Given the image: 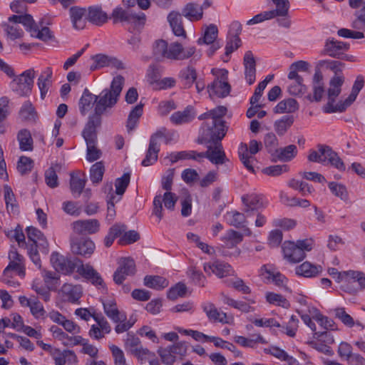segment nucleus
Returning <instances> with one entry per match:
<instances>
[{
  "label": "nucleus",
  "mask_w": 365,
  "mask_h": 365,
  "mask_svg": "<svg viewBox=\"0 0 365 365\" xmlns=\"http://www.w3.org/2000/svg\"><path fill=\"white\" fill-rule=\"evenodd\" d=\"M125 78L118 75L113 78L110 88L103 89L98 96L91 93L86 88L79 101V110L85 115L94 107V113L91 116L101 118L117 103L122 91Z\"/></svg>",
  "instance_id": "1"
},
{
  "label": "nucleus",
  "mask_w": 365,
  "mask_h": 365,
  "mask_svg": "<svg viewBox=\"0 0 365 365\" xmlns=\"http://www.w3.org/2000/svg\"><path fill=\"white\" fill-rule=\"evenodd\" d=\"M196 48L194 46L184 48L178 42L168 43L163 39L157 40L153 46V57L157 61L165 60L180 61L191 57L195 53Z\"/></svg>",
  "instance_id": "2"
},
{
  "label": "nucleus",
  "mask_w": 365,
  "mask_h": 365,
  "mask_svg": "<svg viewBox=\"0 0 365 365\" xmlns=\"http://www.w3.org/2000/svg\"><path fill=\"white\" fill-rule=\"evenodd\" d=\"M310 162L330 165L339 171H344L346 166L343 160L330 146L319 144L317 150H310L307 157Z\"/></svg>",
  "instance_id": "3"
},
{
  "label": "nucleus",
  "mask_w": 365,
  "mask_h": 365,
  "mask_svg": "<svg viewBox=\"0 0 365 365\" xmlns=\"http://www.w3.org/2000/svg\"><path fill=\"white\" fill-rule=\"evenodd\" d=\"M284 259L290 263H297L304 259L306 252L312 249V243L310 240L285 241L282 247Z\"/></svg>",
  "instance_id": "4"
},
{
  "label": "nucleus",
  "mask_w": 365,
  "mask_h": 365,
  "mask_svg": "<svg viewBox=\"0 0 365 365\" xmlns=\"http://www.w3.org/2000/svg\"><path fill=\"white\" fill-rule=\"evenodd\" d=\"M227 128L217 126L215 121H205L200 128L197 142L199 144H216L225 136Z\"/></svg>",
  "instance_id": "5"
},
{
  "label": "nucleus",
  "mask_w": 365,
  "mask_h": 365,
  "mask_svg": "<svg viewBox=\"0 0 365 365\" xmlns=\"http://www.w3.org/2000/svg\"><path fill=\"white\" fill-rule=\"evenodd\" d=\"M110 18L113 20L114 24L125 22L133 25L138 29H141L146 21V16L144 13L139 12L138 14H135L130 10H125L121 7L114 9Z\"/></svg>",
  "instance_id": "6"
},
{
  "label": "nucleus",
  "mask_w": 365,
  "mask_h": 365,
  "mask_svg": "<svg viewBox=\"0 0 365 365\" xmlns=\"http://www.w3.org/2000/svg\"><path fill=\"white\" fill-rule=\"evenodd\" d=\"M51 263L53 268L64 274L72 273L76 268L82 265L83 262L77 257H68L53 252L51 255Z\"/></svg>",
  "instance_id": "7"
},
{
  "label": "nucleus",
  "mask_w": 365,
  "mask_h": 365,
  "mask_svg": "<svg viewBox=\"0 0 365 365\" xmlns=\"http://www.w3.org/2000/svg\"><path fill=\"white\" fill-rule=\"evenodd\" d=\"M349 49V44L335 40L334 38H329L326 41L322 53L328 55L332 58H340L349 61H354V57L344 54L343 52Z\"/></svg>",
  "instance_id": "8"
},
{
  "label": "nucleus",
  "mask_w": 365,
  "mask_h": 365,
  "mask_svg": "<svg viewBox=\"0 0 365 365\" xmlns=\"http://www.w3.org/2000/svg\"><path fill=\"white\" fill-rule=\"evenodd\" d=\"M35 71L33 68L26 70L18 77L14 78L11 86L14 91L19 96H27L31 91L34 86Z\"/></svg>",
  "instance_id": "9"
},
{
  "label": "nucleus",
  "mask_w": 365,
  "mask_h": 365,
  "mask_svg": "<svg viewBox=\"0 0 365 365\" xmlns=\"http://www.w3.org/2000/svg\"><path fill=\"white\" fill-rule=\"evenodd\" d=\"M177 201L178 197L170 191L165 192L163 195H156L153 203V214L158 217L159 221L161 220L163 217V203L166 209L173 210Z\"/></svg>",
  "instance_id": "10"
},
{
  "label": "nucleus",
  "mask_w": 365,
  "mask_h": 365,
  "mask_svg": "<svg viewBox=\"0 0 365 365\" xmlns=\"http://www.w3.org/2000/svg\"><path fill=\"white\" fill-rule=\"evenodd\" d=\"M9 263L4 269V277H13V274L24 277L25 276L24 258L16 250H11L9 253Z\"/></svg>",
  "instance_id": "11"
},
{
  "label": "nucleus",
  "mask_w": 365,
  "mask_h": 365,
  "mask_svg": "<svg viewBox=\"0 0 365 365\" xmlns=\"http://www.w3.org/2000/svg\"><path fill=\"white\" fill-rule=\"evenodd\" d=\"M135 272L136 268L134 260L130 257L122 258L113 274V281L117 284H122L128 277L133 276Z\"/></svg>",
  "instance_id": "12"
},
{
  "label": "nucleus",
  "mask_w": 365,
  "mask_h": 365,
  "mask_svg": "<svg viewBox=\"0 0 365 365\" xmlns=\"http://www.w3.org/2000/svg\"><path fill=\"white\" fill-rule=\"evenodd\" d=\"M344 82L343 76H334L329 81V88L328 89L329 101L324 106V112L327 113H335L336 108L334 106L336 98L340 94L341 86Z\"/></svg>",
  "instance_id": "13"
},
{
  "label": "nucleus",
  "mask_w": 365,
  "mask_h": 365,
  "mask_svg": "<svg viewBox=\"0 0 365 365\" xmlns=\"http://www.w3.org/2000/svg\"><path fill=\"white\" fill-rule=\"evenodd\" d=\"M165 128H162L151 135L148 149L145 159L142 161V165L146 167L153 165L158 160V154L160 151L158 138L165 136Z\"/></svg>",
  "instance_id": "14"
},
{
  "label": "nucleus",
  "mask_w": 365,
  "mask_h": 365,
  "mask_svg": "<svg viewBox=\"0 0 365 365\" xmlns=\"http://www.w3.org/2000/svg\"><path fill=\"white\" fill-rule=\"evenodd\" d=\"M243 237L241 233L239 232L235 231L233 230H230L226 235L222 238V240L224 242V245L222 247L218 248L219 252L221 253L222 256H230V255H236L238 256L240 254V250L239 249H235L233 253L228 252L226 249L234 248L237 246V244L242 241Z\"/></svg>",
  "instance_id": "15"
},
{
  "label": "nucleus",
  "mask_w": 365,
  "mask_h": 365,
  "mask_svg": "<svg viewBox=\"0 0 365 365\" xmlns=\"http://www.w3.org/2000/svg\"><path fill=\"white\" fill-rule=\"evenodd\" d=\"M207 148L206 152L200 153V158H206L215 165H222L228 161L221 142H217L216 144L213 145H207Z\"/></svg>",
  "instance_id": "16"
},
{
  "label": "nucleus",
  "mask_w": 365,
  "mask_h": 365,
  "mask_svg": "<svg viewBox=\"0 0 365 365\" xmlns=\"http://www.w3.org/2000/svg\"><path fill=\"white\" fill-rule=\"evenodd\" d=\"M242 201L245 205L244 212L247 217L254 215L255 211L258 212L259 209L264 208L267 205L262 196L255 193L243 195Z\"/></svg>",
  "instance_id": "17"
},
{
  "label": "nucleus",
  "mask_w": 365,
  "mask_h": 365,
  "mask_svg": "<svg viewBox=\"0 0 365 365\" xmlns=\"http://www.w3.org/2000/svg\"><path fill=\"white\" fill-rule=\"evenodd\" d=\"M93 63L91 66L90 70L95 71L103 67H111L116 69H123V63L115 57L109 56L106 54H96L91 56Z\"/></svg>",
  "instance_id": "18"
},
{
  "label": "nucleus",
  "mask_w": 365,
  "mask_h": 365,
  "mask_svg": "<svg viewBox=\"0 0 365 365\" xmlns=\"http://www.w3.org/2000/svg\"><path fill=\"white\" fill-rule=\"evenodd\" d=\"M227 71H222L220 78H217L213 83L207 86V91L210 97L216 96L220 98L227 96L230 91V86L227 81Z\"/></svg>",
  "instance_id": "19"
},
{
  "label": "nucleus",
  "mask_w": 365,
  "mask_h": 365,
  "mask_svg": "<svg viewBox=\"0 0 365 365\" xmlns=\"http://www.w3.org/2000/svg\"><path fill=\"white\" fill-rule=\"evenodd\" d=\"M100 222L96 219L78 220L71 224L73 232L78 235H93L100 230Z\"/></svg>",
  "instance_id": "20"
},
{
  "label": "nucleus",
  "mask_w": 365,
  "mask_h": 365,
  "mask_svg": "<svg viewBox=\"0 0 365 365\" xmlns=\"http://www.w3.org/2000/svg\"><path fill=\"white\" fill-rule=\"evenodd\" d=\"M59 294L63 301L77 304L82 297L83 291L80 285L66 283L60 289Z\"/></svg>",
  "instance_id": "21"
},
{
  "label": "nucleus",
  "mask_w": 365,
  "mask_h": 365,
  "mask_svg": "<svg viewBox=\"0 0 365 365\" xmlns=\"http://www.w3.org/2000/svg\"><path fill=\"white\" fill-rule=\"evenodd\" d=\"M101 124V118L96 116H90L89 120L86 125L82 135L88 145L97 144L96 128Z\"/></svg>",
  "instance_id": "22"
},
{
  "label": "nucleus",
  "mask_w": 365,
  "mask_h": 365,
  "mask_svg": "<svg viewBox=\"0 0 365 365\" xmlns=\"http://www.w3.org/2000/svg\"><path fill=\"white\" fill-rule=\"evenodd\" d=\"M245 78L249 85L255 83L256 78V61L251 51H247L243 58Z\"/></svg>",
  "instance_id": "23"
},
{
  "label": "nucleus",
  "mask_w": 365,
  "mask_h": 365,
  "mask_svg": "<svg viewBox=\"0 0 365 365\" xmlns=\"http://www.w3.org/2000/svg\"><path fill=\"white\" fill-rule=\"evenodd\" d=\"M204 270L205 272L209 274L212 272L220 278L231 275L233 272V270L229 264L218 260H216L212 263L205 264Z\"/></svg>",
  "instance_id": "24"
},
{
  "label": "nucleus",
  "mask_w": 365,
  "mask_h": 365,
  "mask_svg": "<svg viewBox=\"0 0 365 365\" xmlns=\"http://www.w3.org/2000/svg\"><path fill=\"white\" fill-rule=\"evenodd\" d=\"M69 14L75 29H83L88 21V11L78 6H72L69 9Z\"/></svg>",
  "instance_id": "25"
},
{
  "label": "nucleus",
  "mask_w": 365,
  "mask_h": 365,
  "mask_svg": "<svg viewBox=\"0 0 365 365\" xmlns=\"http://www.w3.org/2000/svg\"><path fill=\"white\" fill-rule=\"evenodd\" d=\"M95 244L88 239H81L76 242H71V250L74 254L89 257L94 252Z\"/></svg>",
  "instance_id": "26"
},
{
  "label": "nucleus",
  "mask_w": 365,
  "mask_h": 365,
  "mask_svg": "<svg viewBox=\"0 0 365 365\" xmlns=\"http://www.w3.org/2000/svg\"><path fill=\"white\" fill-rule=\"evenodd\" d=\"M195 114L193 107L187 106L183 110L173 113L170 117V120L176 125L186 124L192 121Z\"/></svg>",
  "instance_id": "27"
},
{
  "label": "nucleus",
  "mask_w": 365,
  "mask_h": 365,
  "mask_svg": "<svg viewBox=\"0 0 365 365\" xmlns=\"http://www.w3.org/2000/svg\"><path fill=\"white\" fill-rule=\"evenodd\" d=\"M221 297L224 304L239 309L242 312L249 313L255 311V308L251 306V304H255V300L253 299H247L248 303H247L242 301L235 300L223 293L221 294Z\"/></svg>",
  "instance_id": "28"
},
{
  "label": "nucleus",
  "mask_w": 365,
  "mask_h": 365,
  "mask_svg": "<svg viewBox=\"0 0 365 365\" xmlns=\"http://www.w3.org/2000/svg\"><path fill=\"white\" fill-rule=\"evenodd\" d=\"M108 17L106 12L99 6H92L88 9V21L96 26L105 24Z\"/></svg>",
  "instance_id": "29"
},
{
  "label": "nucleus",
  "mask_w": 365,
  "mask_h": 365,
  "mask_svg": "<svg viewBox=\"0 0 365 365\" xmlns=\"http://www.w3.org/2000/svg\"><path fill=\"white\" fill-rule=\"evenodd\" d=\"M78 272L83 277L90 280L92 284L103 286L102 277L92 266L82 264V265L78 267Z\"/></svg>",
  "instance_id": "30"
},
{
  "label": "nucleus",
  "mask_w": 365,
  "mask_h": 365,
  "mask_svg": "<svg viewBox=\"0 0 365 365\" xmlns=\"http://www.w3.org/2000/svg\"><path fill=\"white\" fill-rule=\"evenodd\" d=\"M53 71L51 68L47 67L38 78V86L41 93V98L43 99L48 92L52 84L51 78Z\"/></svg>",
  "instance_id": "31"
},
{
  "label": "nucleus",
  "mask_w": 365,
  "mask_h": 365,
  "mask_svg": "<svg viewBox=\"0 0 365 365\" xmlns=\"http://www.w3.org/2000/svg\"><path fill=\"white\" fill-rule=\"evenodd\" d=\"M322 267L320 265H315L309 262H304L295 268L297 275L304 277H314L321 273Z\"/></svg>",
  "instance_id": "32"
},
{
  "label": "nucleus",
  "mask_w": 365,
  "mask_h": 365,
  "mask_svg": "<svg viewBox=\"0 0 365 365\" xmlns=\"http://www.w3.org/2000/svg\"><path fill=\"white\" fill-rule=\"evenodd\" d=\"M182 15L191 21H198L202 18V8L195 3H188L182 10Z\"/></svg>",
  "instance_id": "33"
},
{
  "label": "nucleus",
  "mask_w": 365,
  "mask_h": 365,
  "mask_svg": "<svg viewBox=\"0 0 365 365\" xmlns=\"http://www.w3.org/2000/svg\"><path fill=\"white\" fill-rule=\"evenodd\" d=\"M168 21L174 34L177 36H186L185 31L182 24L181 14L178 12H170L168 16Z\"/></svg>",
  "instance_id": "34"
},
{
  "label": "nucleus",
  "mask_w": 365,
  "mask_h": 365,
  "mask_svg": "<svg viewBox=\"0 0 365 365\" xmlns=\"http://www.w3.org/2000/svg\"><path fill=\"white\" fill-rule=\"evenodd\" d=\"M179 79L185 88H189L197 79V71L192 66H187L180 71Z\"/></svg>",
  "instance_id": "35"
},
{
  "label": "nucleus",
  "mask_w": 365,
  "mask_h": 365,
  "mask_svg": "<svg viewBox=\"0 0 365 365\" xmlns=\"http://www.w3.org/2000/svg\"><path fill=\"white\" fill-rule=\"evenodd\" d=\"M260 274L267 279L272 281L278 287H285L287 278L279 272H274L268 269L267 265H263L260 269Z\"/></svg>",
  "instance_id": "36"
},
{
  "label": "nucleus",
  "mask_w": 365,
  "mask_h": 365,
  "mask_svg": "<svg viewBox=\"0 0 365 365\" xmlns=\"http://www.w3.org/2000/svg\"><path fill=\"white\" fill-rule=\"evenodd\" d=\"M297 154V148L294 145H289L284 148H277L273 157L282 162H289Z\"/></svg>",
  "instance_id": "37"
},
{
  "label": "nucleus",
  "mask_w": 365,
  "mask_h": 365,
  "mask_svg": "<svg viewBox=\"0 0 365 365\" xmlns=\"http://www.w3.org/2000/svg\"><path fill=\"white\" fill-rule=\"evenodd\" d=\"M104 312L113 322L118 323L121 320L123 314L119 312L117 304L113 300L103 302Z\"/></svg>",
  "instance_id": "38"
},
{
  "label": "nucleus",
  "mask_w": 365,
  "mask_h": 365,
  "mask_svg": "<svg viewBox=\"0 0 365 365\" xmlns=\"http://www.w3.org/2000/svg\"><path fill=\"white\" fill-rule=\"evenodd\" d=\"M203 311L211 321L226 322L227 315L225 313L220 312L215 306L212 303H205L202 305Z\"/></svg>",
  "instance_id": "39"
},
{
  "label": "nucleus",
  "mask_w": 365,
  "mask_h": 365,
  "mask_svg": "<svg viewBox=\"0 0 365 365\" xmlns=\"http://www.w3.org/2000/svg\"><path fill=\"white\" fill-rule=\"evenodd\" d=\"M294 118L292 115H284L274 123V128L278 135H284L294 123Z\"/></svg>",
  "instance_id": "40"
},
{
  "label": "nucleus",
  "mask_w": 365,
  "mask_h": 365,
  "mask_svg": "<svg viewBox=\"0 0 365 365\" xmlns=\"http://www.w3.org/2000/svg\"><path fill=\"white\" fill-rule=\"evenodd\" d=\"M299 109V104L294 98H287L280 101L274 108L276 113H294Z\"/></svg>",
  "instance_id": "41"
},
{
  "label": "nucleus",
  "mask_w": 365,
  "mask_h": 365,
  "mask_svg": "<svg viewBox=\"0 0 365 365\" xmlns=\"http://www.w3.org/2000/svg\"><path fill=\"white\" fill-rule=\"evenodd\" d=\"M141 364L148 361L150 365H160L159 360L154 352L150 351L147 348L141 347L134 354Z\"/></svg>",
  "instance_id": "42"
},
{
  "label": "nucleus",
  "mask_w": 365,
  "mask_h": 365,
  "mask_svg": "<svg viewBox=\"0 0 365 365\" xmlns=\"http://www.w3.org/2000/svg\"><path fill=\"white\" fill-rule=\"evenodd\" d=\"M143 281L145 286L154 289H162L168 285V282L166 279L158 275H146Z\"/></svg>",
  "instance_id": "43"
},
{
  "label": "nucleus",
  "mask_w": 365,
  "mask_h": 365,
  "mask_svg": "<svg viewBox=\"0 0 365 365\" xmlns=\"http://www.w3.org/2000/svg\"><path fill=\"white\" fill-rule=\"evenodd\" d=\"M19 148L22 151L33 150V139L30 132L26 129L21 130L17 135Z\"/></svg>",
  "instance_id": "44"
},
{
  "label": "nucleus",
  "mask_w": 365,
  "mask_h": 365,
  "mask_svg": "<svg viewBox=\"0 0 365 365\" xmlns=\"http://www.w3.org/2000/svg\"><path fill=\"white\" fill-rule=\"evenodd\" d=\"M4 200L8 212L14 215L18 214L19 209L16 204V198L11 188L8 185H5L4 187Z\"/></svg>",
  "instance_id": "45"
},
{
  "label": "nucleus",
  "mask_w": 365,
  "mask_h": 365,
  "mask_svg": "<svg viewBox=\"0 0 365 365\" xmlns=\"http://www.w3.org/2000/svg\"><path fill=\"white\" fill-rule=\"evenodd\" d=\"M218 34L217 27L214 24L207 26L203 34V36L197 40L198 44H207L217 41L216 38Z\"/></svg>",
  "instance_id": "46"
},
{
  "label": "nucleus",
  "mask_w": 365,
  "mask_h": 365,
  "mask_svg": "<svg viewBox=\"0 0 365 365\" xmlns=\"http://www.w3.org/2000/svg\"><path fill=\"white\" fill-rule=\"evenodd\" d=\"M239 158L244 166L250 172H254L252 166V157L248 153V146L245 143H241L238 148Z\"/></svg>",
  "instance_id": "47"
},
{
  "label": "nucleus",
  "mask_w": 365,
  "mask_h": 365,
  "mask_svg": "<svg viewBox=\"0 0 365 365\" xmlns=\"http://www.w3.org/2000/svg\"><path fill=\"white\" fill-rule=\"evenodd\" d=\"M143 105L140 103L135 106L130 112L126 125L128 131L133 130L135 128L138 119L143 114Z\"/></svg>",
  "instance_id": "48"
},
{
  "label": "nucleus",
  "mask_w": 365,
  "mask_h": 365,
  "mask_svg": "<svg viewBox=\"0 0 365 365\" xmlns=\"http://www.w3.org/2000/svg\"><path fill=\"white\" fill-rule=\"evenodd\" d=\"M227 217L229 224L237 228L244 227L245 225L246 217H248L245 213H241L237 211H231L227 213Z\"/></svg>",
  "instance_id": "49"
},
{
  "label": "nucleus",
  "mask_w": 365,
  "mask_h": 365,
  "mask_svg": "<svg viewBox=\"0 0 365 365\" xmlns=\"http://www.w3.org/2000/svg\"><path fill=\"white\" fill-rule=\"evenodd\" d=\"M141 341L135 335L128 333L125 340V349L127 352L133 355L142 347Z\"/></svg>",
  "instance_id": "50"
},
{
  "label": "nucleus",
  "mask_w": 365,
  "mask_h": 365,
  "mask_svg": "<svg viewBox=\"0 0 365 365\" xmlns=\"http://www.w3.org/2000/svg\"><path fill=\"white\" fill-rule=\"evenodd\" d=\"M105 172V166L102 161L93 164L90 170V179L93 183H99L102 181Z\"/></svg>",
  "instance_id": "51"
},
{
  "label": "nucleus",
  "mask_w": 365,
  "mask_h": 365,
  "mask_svg": "<svg viewBox=\"0 0 365 365\" xmlns=\"http://www.w3.org/2000/svg\"><path fill=\"white\" fill-rule=\"evenodd\" d=\"M355 19L351 23V26L356 30L365 32V1L360 10L356 12Z\"/></svg>",
  "instance_id": "52"
},
{
  "label": "nucleus",
  "mask_w": 365,
  "mask_h": 365,
  "mask_svg": "<svg viewBox=\"0 0 365 365\" xmlns=\"http://www.w3.org/2000/svg\"><path fill=\"white\" fill-rule=\"evenodd\" d=\"M227 109L224 106H218L210 110L211 119L210 121H215L217 126L227 128L225 121L222 118L226 114Z\"/></svg>",
  "instance_id": "53"
},
{
  "label": "nucleus",
  "mask_w": 365,
  "mask_h": 365,
  "mask_svg": "<svg viewBox=\"0 0 365 365\" xmlns=\"http://www.w3.org/2000/svg\"><path fill=\"white\" fill-rule=\"evenodd\" d=\"M19 115L20 118L25 121H32L35 120L36 112L31 102L26 101L23 104L19 111Z\"/></svg>",
  "instance_id": "54"
},
{
  "label": "nucleus",
  "mask_w": 365,
  "mask_h": 365,
  "mask_svg": "<svg viewBox=\"0 0 365 365\" xmlns=\"http://www.w3.org/2000/svg\"><path fill=\"white\" fill-rule=\"evenodd\" d=\"M329 188L335 196L341 200L346 202L349 200V194L344 185L331 182L329 183Z\"/></svg>",
  "instance_id": "55"
},
{
  "label": "nucleus",
  "mask_w": 365,
  "mask_h": 365,
  "mask_svg": "<svg viewBox=\"0 0 365 365\" xmlns=\"http://www.w3.org/2000/svg\"><path fill=\"white\" fill-rule=\"evenodd\" d=\"M288 185L290 187L299 190L304 196L311 194L314 191L313 187L308 183L294 178L289 180Z\"/></svg>",
  "instance_id": "56"
},
{
  "label": "nucleus",
  "mask_w": 365,
  "mask_h": 365,
  "mask_svg": "<svg viewBox=\"0 0 365 365\" xmlns=\"http://www.w3.org/2000/svg\"><path fill=\"white\" fill-rule=\"evenodd\" d=\"M263 142L268 153H270L272 156L274 155L278 146V140L275 134L273 133H267L264 138Z\"/></svg>",
  "instance_id": "57"
},
{
  "label": "nucleus",
  "mask_w": 365,
  "mask_h": 365,
  "mask_svg": "<svg viewBox=\"0 0 365 365\" xmlns=\"http://www.w3.org/2000/svg\"><path fill=\"white\" fill-rule=\"evenodd\" d=\"M275 4L276 9L271 10L276 16H287L289 11V3L288 0H272Z\"/></svg>",
  "instance_id": "58"
},
{
  "label": "nucleus",
  "mask_w": 365,
  "mask_h": 365,
  "mask_svg": "<svg viewBox=\"0 0 365 365\" xmlns=\"http://www.w3.org/2000/svg\"><path fill=\"white\" fill-rule=\"evenodd\" d=\"M157 352L160 356L162 362L165 365H173L175 361V356L170 346L165 348L160 347Z\"/></svg>",
  "instance_id": "59"
},
{
  "label": "nucleus",
  "mask_w": 365,
  "mask_h": 365,
  "mask_svg": "<svg viewBox=\"0 0 365 365\" xmlns=\"http://www.w3.org/2000/svg\"><path fill=\"white\" fill-rule=\"evenodd\" d=\"M130 179V173H124L122 177L118 178L115 180V194L118 195H122L126 188L128 187Z\"/></svg>",
  "instance_id": "60"
},
{
  "label": "nucleus",
  "mask_w": 365,
  "mask_h": 365,
  "mask_svg": "<svg viewBox=\"0 0 365 365\" xmlns=\"http://www.w3.org/2000/svg\"><path fill=\"white\" fill-rule=\"evenodd\" d=\"M57 168H58V165H56L55 167L52 166L45 172L46 183L51 188L56 187L58 185V175L56 174Z\"/></svg>",
  "instance_id": "61"
},
{
  "label": "nucleus",
  "mask_w": 365,
  "mask_h": 365,
  "mask_svg": "<svg viewBox=\"0 0 365 365\" xmlns=\"http://www.w3.org/2000/svg\"><path fill=\"white\" fill-rule=\"evenodd\" d=\"M86 185V180L78 177L71 176L70 187L73 195L77 197L81 194Z\"/></svg>",
  "instance_id": "62"
},
{
  "label": "nucleus",
  "mask_w": 365,
  "mask_h": 365,
  "mask_svg": "<svg viewBox=\"0 0 365 365\" xmlns=\"http://www.w3.org/2000/svg\"><path fill=\"white\" fill-rule=\"evenodd\" d=\"M334 314L336 318L349 327H352L354 325V319L345 312L344 308L339 307L333 310Z\"/></svg>",
  "instance_id": "63"
},
{
  "label": "nucleus",
  "mask_w": 365,
  "mask_h": 365,
  "mask_svg": "<svg viewBox=\"0 0 365 365\" xmlns=\"http://www.w3.org/2000/svg\"><path fill=\"white\" fill-rule=\"evenodd\" d=\"M31 35L41 41H46L53 38V35L50 29L46 26H43L39 29L37 26L31 30Z\"/></svg>",
  "instance_id": "64"
}]
</instances>
